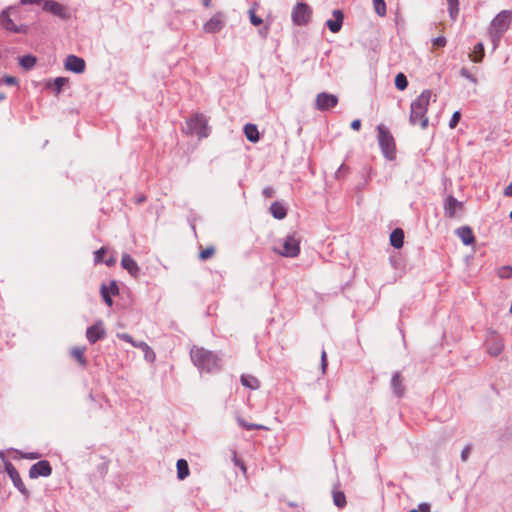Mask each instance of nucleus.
<instances>
[{"mask_svg":"<svg viewBox=\"0 0 512 512\" xmlns=\"http://www.w3.org/2000/svg\"><path fill=\"white\" fill-rule=\"evenodd\" d=\"M5 462H8L5 458V454L2 450H0V466L3 464L5 466Z\"/></svg>","mask_w":512,"mask_h":512,"instance_id":"bf43d9fd","label":"nucleus"},{"mask_svg":"<svg viewBox=\"0 0 512 512\" xmlns=\"http://www.w3.org/2000/svg\"><path fill=\"white\" fill-rule=\"evenodd\" d=\"M469 454H470V450H462L461 452V460L462 461H467L468 457H469Z\"/></svg>","mask_w":512,"mask_h":512,"instance_id":"13d9d810","label":"nucleus"},{"mask_svg":"<svg viewBox=\"0 0 512 512\" xmlns=\"http://www.w3.org/2000/svg\"><path fill=\"white\" fill-rule=\"evenodd\" d=\"M446 38L443 37V36H438L436 38H434L433 40V44L434 46H437V47H444L446 45Z\"/></svg>","mask_w":512,"mask_h":512,"instance_id":"a18cd8bd","label":"nucleus"},{"mask_svg":"<svg viewBox=\"0 0 512 512\" xmlns=\"http://www.w3.org/2000/svg\"><path fill=\"white\" fill-rule=\"evenodd\" d=\"M243 131H244V134H245L246 138L250 142L256 143V142L259 141L260 135H259V131H258L257 125L251 124V123H247V124L244 125Z\"/></svg>","mask_w":512,"mask_h":512,"instance_id":"b1692460","label":"nucleus"},{"mask_svg":"<svg viewBox=\"0 0 512 512\" xmlns=\"http://www.w3.org/2000/svg\"><path fill=\"white\" fill-rule=\"evenodd\" d=\"M85 347H74L71 350V355L79 362V364L85 368L87 365V360L84 357Z\"/></svg>","mask_w":512,"mask_h":512,"instance_id":"c85d7f7f","label":"nucleus"},{"mask_svg":"<svg viewBox=\"0 0 512 512\" xmlns=\"http://www.w3.org/2000/svg\"><path fill=\"white\" fill-rule=\"evenodd\" d=\"M10 8L3 10L0 14V23L8 31L13 33H25L27 27L24 25H16L10 17Z\"/></svg>","mask_w":512,"mask_h":512,"instance_id":"2eb2a0df","label":"nucleus"},{"mask_svg":"<svg viewBox=\"0 0 512 512\" xmlns=\"http://www.w3.org/2000/svg\"><path fill=\"white\" fill-rule=\"evenodd\" d=\"M270 212L272 214V216L275 218V219H278V220H282L286 217L287 215V210L286 208L284 207L283 204H281L280 202L276 201V202H273L270 206Z\"/></svg>","mask_w":512,"mask_h":512,"instance_id":"a878e982","label":"nucleus"},{"mask_svg":"<svg viewBox=\"0 0 512 512\" xmlns=\"http://www.w3.org/2000/svg\"><path fill=\"white\" fill-rule=\"evenodd\" d=\"M273 193H274V191H273V189L271 187H266V188L263 189V195L265 197H272Z\"/></svg>","mask_w":512,"mask_h":512,"instance_id":"5fc2aeb1","label":"nucleus"},{"mask_svg":"<svg viewBox=\"0 0 512 512\" xmlns=\"http://www.w3.org/2000/svg\"><path fill=\"white\" fill-rule=\"evenodd\" d=\"M267 33H268V27H264L262 29L259 30V34L262 36V37H266L267 36Z\"/></svg>","mask_w":512,"mask_h":512,"instance_id":"052dcab7","label":"nucleus"},{"mask_svg":"<svg viewBox=\"0 0 512 512\" xmlns=\"http://www.w3.org/2000/svg\"><path fill=\"white\" fill-rule=\"evenodd\" d=\"M373 5L377 15L381 17L386 15V3L384 0H373Z\"/></svg>","mask_w":512,"mask_h":512,"instance_id":"72a5a7b5","label":"nucleus"},{"mask_svg":"<svg viewBox=\"0 0 512 512\" xmlns=\"http://www.w3.org/2000/svg\"><path fill=\"white\" fill-rule=\"evenodd\" d=\"M504 195L507 197H512V182L505 188Z\"/></svg>","mask_w":512,"mask_h":512,"instance_id":"6e6d98bb","label":"nucleus"},{"mask_svg":"<svg viewBox=\"0 0 512 512\" xmlns=\"http://www.w3.org/2000/svg\"><path fill=\"white\" fill-rule=\"evenodd\" d=\"M44 0H20L21 5H39Z\"/></svg>","mask_w":512,"mask_h":512,"instance_id":"8fccbe9b","label":"nucleus"},{"mask_svg":"<svg viewBox=\"0 0 512 512\" xmlns=\"http://www.w3.org/2000/svg\"><path fill=\"white\" fill-rule=\"evenodd\" d=\"M121 266L133 277H138L140 274V267L129 254L122 255Z\"/></svg>","mask_w":512,"mask_h":512,"instance_id":"6ab92c4d","label":"nucleus"},{"mask_svg":"<svg viewBox=\"0 0 512 512\" xmlns=\"http://www.w3.org/2000/svg\"><path fill=\"white\" fill-rule=\"evenodd\" d=\"M5 470L11 479L13 485L15 488L26 498L29 497L30 493L26 486L24 485L20 474L18 473L17 469L12 465L11 462H5Z\"/></svg>","mask_w":512,"mask_h":512,"instance_id":"9b49d317","label":"nucleus"},{"mask_svg":"<svg viewBox=\"0 0 512 512\" xmlns=\"http://www.w3.org/2000/svg\"><path fill=\"white\" fill-rule=\"evenodd\" d=\"M104 263L108 266H114L116 263V258L114 256L109 257L108 259L104 260Z\"/></svg>","mask_w":512,"mask_h":512,"instance_id":"864d4df0","label":"nucleus"},{"mask_svg":"<svg viewBox=\"0 0 512 512\" xmlns=\"http://www.w3.org/2000/svg\"><path fill=\"white\" fill-rule=\"evenodd\" d=\"M444 215L446 218H456L463 211L464 204L453 195H448L444 200Z\"/></svg>","mask_w":512,"mask_h":512,"instance_id":"6e6552de","label":"nucleus"},{"mask_svg":"<svg viewBox=\"0 0 512 512\" xmlns=\"http://www.w3.org/2000/svg\"><path fill=\"white\" fill-rule=\"evenodd\" d=\"M471 59L475 63H479L482 61L484 57V45L482 42L477 43L474 46L473 52L470 55Z\"/></svg>","mask_w":512,"mask_h":512,"instance_id":"c756f323","label":"nucleus"},{"mask_svg":"<svg viewBox=\"0 0 512 512\" xmlns=\"http://www.w3.org/2000/svg\"><path fill=\"white\" fill-rule=\"evenodd\" d=\"M460 118H461L460 111H455L452 114V117L449 121V128L454 129L458 125Z\"/></svg>","mask_w":512,"mask_h":512,"instance_id":"58836bf2","label":"nucleus"},{"mask_svg":"<svg viewBox=\"0 0 512 512\" xmlns=\"http://www.w3.org/2000/svg\"><path fill=\"white\" fill-rule=\"evenodd\" d=\"M19 452L20 458L25 459H38L42 457V454L38 452H25L23 450H17Z\"/></svg>","mask_w":512,"mask_h":512,"instance_id":"c9c22d12","label":"nucleus"},{"mask_svg":"<svg viewBox=\"0 0 512 512\" xmlns=\"http://www.w3.org/2000/svg\"><path fill=\"white\" fill-rule=\"evenodd\" d=\"M68 82V79L65 77H56L53 80H49L46 83V87L52 89V91L58 95L62 91L65 84Z\"/></svg>","mask_w":512,"mask_h":512,"instance_id":"393cba45","label":"nucleus"},{"mask_svg":"<svg viewBox=\"0 0 512 512\" xmlns=\"http://www.w3.org/2000/svg\"><path fill=\"white\" fill-rule=\"evenodd\" d=\"M378 143L383 156L387 160H394L396 157L395 141L390 131L382 124L377 126Z\"/></svg>","mask_w":512,"mask_h":512,"instance_id":"20e7f679","label":"nucleus"},{"mask_svg":"<svg viewBox=\"0 0 512 512\" xmlns=\"http://www.w3.org/2000/svg\"><path fill=\"white\" fill-rule=\"evenodd\" d=\"M333 17L334 19H328L325 25L332 33H338L343 26L344 13L340 9H335L333 11Z\"/></svg>","mask_w":512,"mask_h":512,"instance_id":"a211bd4d","label":"nucleus"},{"mask_svg":"<svg viewBox=\"0 0 512 512\" xmlns=\"http://www.w3.org/2000/svg\"><path fill=\"white\" fill-rule=\"evenodd\" d=\"M448 5L459 4V0H447Z\"/></svg>","mask_w":512,"mask_h":512,"instance_id":"0e129e2a","label":"nucleus"},{"mask_svg":"<svg viewBox=\"0 0 512 512\" xmlns=\"http://www.w3.org/2000/svg\"><path fill=\"white\" fill-rule=\"evenodd\" d=\"M19 65L26 71L31 70L37 63L36 56L32 54H27L19 57Z\"/></svg>","mask_w":512,"mask_h":512,"instance_id":"bb28decb","label":"nucleus"},{"mask_svg":"<svg viewBox=\"0 0 512 512\" xmlns=\"http://www.w3.org/2000/svg\"><path fill=\"white\" fill-rule=\"evenodd\" d=\"M391 388L396 397L401 398L404 396L405 386L403 385V379L400 372H395L393 374L391 378Z\"/></svg>","mask_w":512,"mask_h":512,"instance_id":"412c9836","label":"nucleus"},{"mask_svg":"<svg viewBox=\"0 0 512 512\" xmlns=\"http://www.w3.org/2000/svg\"><path fill=\"white\" fill-rule=\"evenodd\" d=\"M42 8L44 11L49 12L62 20H68L71 17L68 8L55 0L44 1Z\"/></svg>","mask_w":512,"mask_h":512,"instance_id":"1a4fd4ad","label":"nucleus"},{"mask_svg":"<svg viewBox=\"0 0 512 512\" xmlns=\"http://www.w3.org/2000/svg\"><path fill=\"white\" fill-rule=\"evenodd\" d=\"M312 15L311 7L305 2H297L292 9L291 18L294 25L305 26Z\"/></svg>","mask_w":512,"mask_h":512,"instance_id":"0eeeda50","label":"nucleus"},{"mask_svg":"<svg viewBox=\"0 0 512 512\" xmlns=\"http://www.w3.org/2000/svg\"><path fill=\"white\" fill-rule=\"evenodd\" d=\"M346 170H347V167H346L344 164H342V165L339 167V169L336 171V173H335L336 177H337V178H339V177L342 175V173H343L344 171H346Z\"/></svg>","mask_w":512,"mask_h":512,"instance_id":"4d7b16f0","label":"nucleus"},{"mask_svg":"<svg viewBox=\"0 0 512 512\" xmlns=\"http://www.w3.org/2000/svg\"><path fill=\"white\" fill-rule=\"evenodd\" d=\"M430 504L428 503H420L419 506H418V509L420 512H430Z\"/></svg>","mask_w":512,"mask_h":512,"instance_id":"3c124183","label":"nucleus"},{"mask_svg":"<svg viewBox=\"0 0 512 512\" xmlns=\"http://www.w3.org/2000/svg\"><path fill=\"white\" fill-rule=\"evenodd\" d=\"M223 26H224V22L221 19V15L217 14V15L213 16L212 18H210V20H208L204 24L203 28H204L205 32L214 34V33H218L223 28Z\"/></svg>","mask_w":512,"mask_h":512,"instance_id":"aec40b11","label":"nucleus"},{"mask_svg":"<svg viewBox=\"0 0 512 512\" xmlns=\"http://www.w3.org/2000/svg\"><path fill=\"white\" fill-rule=\"evenodd\" d=\"M332 496L334 505L337 506L338 508H343L346 505L345 494L342 491L337 490L336 487H334L332 491Z\"/></svg>","mask_w":512,"mask_h":512,"instance_id":"7c9ffc66","label":"nucleus"},{"mask_svg":"<svg viewBox=\"0 0 512 512\" xmlns=\"http://www.w3.org/2000/svg\"><path fill=\"white\" fill-rule=\"evenodd\" d=\"M238 423L240 426L246 428L247 430H251L254 428H264L262 425H254V424H247L243 419L239 418Z\"/></svg>","mask_w":512,"mask_h":512,"instance_id":"c03bdc74","label":"nucleus"},{"mask_svg":"<svg viewBox=\"0 0 512 512\" xmlns=\"http://www.w3.org/2000/svg\"><path fill=\"white\" fill-rule=\"evenodd\" d=\"M107 253V249L105 247H101L97 251L94 252V262L96 264L104 262V256Z\"/></svg>","mask_w":512,"mask_h":512,"instance_id":"f704fd0d","label":"nucleus"},{"mask_svg":"<svg viewBox=\"0 0 512 512\" xmlns=\"http://www.w3.org/2000/svg\"><path fill=\"white\" fill-rule=\"evenodd\" d=\"M432 91L425 89L422 93L412 101L410 105L409 122L411 125L420 124L422 129L428 126V117L426 116Z\"/></svg>","mask_w":512,"mask_h":512,"instance_id":"f03ea898","label":"nucleus"},{"mask_svg":"<svg viewBox=\"0 0 512 512\" xmlns=\"http://www.w3.org/2000/svg\"><path fill=\"white\" fill-rule=\"evenodd\" d=\"M456 234L466 246L473 244L475 241L473 231L469 226L459 227L456 229Z\"/></svg>","mask_w":512,"mask_h":512,"instance_id":"4be33fe9","label":"nucleus"},{"mask_svg":"<svg viewBox=\"0 0 512 512\" xmlns=\"http://www.w3.org/2000/svg\"><path fill=\"white\" fill-rule=\"evenodd\" d=\"M52 473V467L47 460H40L34 463L29 469V477L37 479L39 477H49Z\"/></svg>","mask_w":512,"mask_h":512,"instance_id":"ddd939ff","label":"nucleus"},{"mask_svg":"<svg viewBox=\"0 0 512 512\" xmlns=\"http://www.w3.org/2000/svg\"><path fill=\"white\" fill-rule=\"evenodd\" d=\"M100 293L105 304L111 307L113 305V299L111 298V295H117L119 293L117 282L112 280L108 286L103 283L100 287Z\"/></svg>","mask_w":512,"mask_h":512,"instance_id":"dca6fc26","label":"nucleus"},{"mask_svg":"<svg viewBox=\"0 0 512 512\" xmlns=\"http://www.w3.org/2000/svg\"><path fill=\"white\" fill-rule=\"evenodd\" d=\"M186 134L197 135L199 138L208 136L207 121L203 115L195 114L186 121L185 126L182 128Z\"/></svg>","mask_w":512,"mask_h":512,"instance_id":"39448f33","label":"nucleus"},{"mask_svg":"<svg viewBox=\"0 0 512 512\" xmlns=\"http://www.w3.org/2000/svg\"><path fill=\"white\" fill-rule=\"evenodd\" d=\"M146 200V197L144 195H141L137 198V203H142Z\"/></svg>","mask_w":512,"mask_h":512,"instance_id":"680f3d73","label":"nucleus"},{"mask_svg":"<svg viewBox=\"0 0 512 512\" xmlns=\"http://www.w3.org/2000/svg\"><path fill=\"white\" fill-rule=\"evenodd\" d=\"M390 244L396 249H400L404 244V232L401 228L394 229L390 234Z\"/></svg>","mask_w":512,"mask_h":512,"instance_id":"5701e85b","label":"nucleus"},{"mask_svg":"<svg viewBox=\"0 0 512 512\" xmlns=\"http://www.w3.org/2000/svg\"><path fill=\"white\" fill-rule=\"evenodd\" d=\"M351 128L355 131H358L361 128V120L355 119L351 122Z\"/></svg>","mask_w":512,"mask_h":512,"instance_id":"603ef678","label":"nucleus"},{"mask_svg":"<svg viewBox=\"0 0 512 512\" xmlns=\"http://www.w3.org/2000/svg\"><path fill=\"white\" fill-rule=\"evenodd\" d=\"M511 19L512 12L510 10H502L491 21L489 33L494 47L498 45L503 34L509 29Z\"/></svg>","mask_w":512,"mask_h":512,"instance_id":"7ed1b4c3","label":"nucleus"},{"mask_svg":"<svg viewBox=\"0 0 512 512\" xmlns=\"http://www.w3.org/2000/svg\"><path fill=\"white\" fill-rule=\"evenodd\" d=\"M190 357L200 372L213 373L221 369V359L210 350L193 347L190 351Z\"/></svg>","mask_w":512,"mask_h":512,"instance_id":"f257e3e1","label":"nucleus"},{"mask_svg":"<svg viewBox=\"0 0 512 512\" xmlns=\"http://www.w3.org/2000/svg\"><path fill=\"white\" fill-rule=\"evenodd\" d=\"M215 250L213 247H207L206 249L202 250L199 254V258L202 260V261H206L207 259H209L213 254H214Z\"/></svg>","mask_w":512,"mask_h":512,"instance_id":"4c0bfd02","label":"nucleus"},{"mask_svg":"<svg viewBox=\"0 0 512 512\" xmlns=\"http://www.w3.org/2000/svg\"><path fill=\"white\" fill-rule=\"evenodd\" d=\"M177 467V477L179 480H184L186 477H188L190 471L188 463L185 459H179L176 463Z\"/></svg>","mask_w":512,"mask_h":512,"instance_id":"cd10ccee","label":"nucleus"},{"mask_svg":"<svg viewBox=\"0 0 512 512\" xmlns=\"http://www.w3.org/2000/svg\"><path fill=\"white\" fill-rule=\"evenodd\" d=\"M210 4H211V0H203V5H204L205 7H209V6H210Z\"/></svg>","mask_w":512,"mask_h":512,"instance_id":"69168bd1","label":"nucleus"},{"mask_svg":"<svg viewBox=\"0 0 512 512\" xmlns=\"http://www.w3.org/2000/svg\"><path fill=\"white\" fill-rule=\"evenodd\" d=\"M117 337L125 342L132 344L134 347H137V343L133 340L132 336L128 333H118Z\"/></svg>","mask_w":512,"mask_h":512,"instance_id":"a19ab883","label":"nucleus"},{"mask_svg":"<svg viewBox=\"0 0 512 512\" xmlns=\"http://www.w3.org/2000/svg\"><path fill=\"white\" fill-rule=\"evenodd\" d=\"M485 346L491 356H498L504 348L503 339L494 331L488 333Z\"/></svg>","mask_w":512,"mask_h":512,"instance_id":"9d476101","label":"nucleus"},{"mask_svg":"<svg viewBox=\"0 0 512 512\" xmlns=\"http://www.w3.org/2000/svg\"><path fill=\"white\" fill-rule=\"evenodd\" d=\"M449 15L452 19H456L459 14V4L448 5Z\"/></svg>","mask_w":512,"mask_h":512,"instance_id":"37998d69","label":"nucleus"},{"mask_svg":"<svg viewBox=\"0 0 512 512\" xmlns=\"http://www.w3.org/2000/svg\"><path fill=\"white\" fill-rule=\"evenodd\" d=\"M338 103V98L334 94L322 92L316 97L315 106L320 111H327L335 107Z\"/></svg>","mask_w":512,"mask_h":512,"instance_id":"4468645a","label":"nucleus"},{"mask_svg":"<svg viewBox=\"0 0 512 512\" xmlns=\"http://www.w3.org/2000/svg\"><path fill=\"white\" fill-rule=\"evenodd\" d=\"M137 345H138L137 347H144V348L149 349L148 345L143 341H141L140 343H137Z\"/></svg>","mask_w":512,"mask_h":512,"instance_id":"e2e57ef3","label":"nucleus"},{"mask_svg":"<svg viewBox=\"0 0 512 512\" xmlns=\"http://www.w3.org/2000/svg\"><path fill=\"white\" fill-rule=\"evenodd\" d=\"M106 337V330L102 320L96 321L93 325L86 329V338L90 344H95L97 341Z\"/></svg>","mask_w":512,"mask_h":512,"instance_id":"f8f14e48","label":"nucleus"},{"mask_svg":"<svg viewBox=\"0 0 512 512\" xmlns=\"http://www.w3.org/2000/svg\"><path fill=\"white\" fill-rule=\"evenodd\" d=\"M327 367V354L325 350H322L321 353V369L322 372L325 373Z\"/></svg>","mask_w":512,"mask_h":512,"instance_id":"de8ad7c7","label":"nucleus"},{"mask_svg":"<svg viewBox=\"0 0 512 512\" xmlns=\"http://www.w3.org/2000/svg\"><path fill=\"white\" fill-rule=\"evenodd\" d=\"M512 276V267L510 266H503L499 270V277L507 279Z\"/></svg>","mask_w":512,"mask_h":512,"instance_id":"ea45409f","label":"nucleus"},{"mask_svg":"<svg viewBox=\"0 0 512 512\" xmlns=\"http://www.w3.org/2000/svg\"><path fill=\"white\" fill-rule=\"evenodd\" d=\"M460 75H461L462 77L466 78L467 80H469V81H470V82H472V83H476V82H477L476 77H475L474 75H472V74L468 71V69H466V68H462V69L460 70Z\"/></svg>","mask_w":512,"mask_h":512,"instance_id":"79ce46f5","label":"nucleus"},{"mask_svg":"<svg viewBox=\"0 0 512 512\" xmlns=\"http://www.w3.org/2000/svg\"><path fill=\"white\" fill-rule=\"evenodd\" d=\"M85 61L76 55H68L65 60V68L73 73L80 74L85 70Z\"/></svg>","mask_w":512,"mask_h":512,"instance_id":"f3484780","label":"nucleus"},{"mask_svg":"<svg viewBox=\"0 0 512 512\" xmlns=\"http://www.w3.org/2000/svg\"><path fill=\"white\" fill-rule=\"evenodd\" d=\"M6 98L4 93H0V102L3 101Z\"/></svg>","mask_w":512,"mask_h":512,"instance_id":"338daca9","label":"nucleus"},{"mask_svg":"<svg viewBox=\"0 0 512 512\" xmlns=\"http://www.w3.org/2000/svg\"><path fill=\"white\" fill-rule=\"evenodd\" d=\"M273 251L283 257L294 258L300 253V243L293 235H287L282 241V248L274 247Z\"/></svg>","mask_w":512,"mask_h":512,"instance_id":"423d86ee","label":"nucleus"},{"mask_svg":"<svg viewBox=\"0 0 512 512\" xmlns=\"http://www.w3.org/2000/svg\"><path fill=\"white\" fill-rule=\"evenodd\" d=\"M233 461L236 466H239L243 473H246V467L244 463L237 457L236 453H233Z\"/></svg>","mask_w":512,"mask_h":512,"instance_id":"49530a36","label":"nucleus"},{"mask_svg":"<svg viewBox=\"0 0 512 512\" xmlns=\"http://www.w3.org/2000/svg\"><path fill=\"white\" fill-rule=\"evenodd\" d=\"M241 383L243 386L251 388V389H257L259 387V382H258L257 378L250 376V375H242Z\"/></svg>","mask_w":512,"mask_h":512,"instance_id":"2f4dec72","label":"nucleus"},{"mask_svg":"<svg viewBox=\"0 0 512 512\" xmlns=\"http://www.w3.org/2000/svg\"><path fill=\"white\" fill-rule=\"evenodd\" d=\"M409 512H420V511H419V510H417V509H412V510H410Z\"/></svg>","mask_w":512,"mask_h":512,"instance_id":"774afa93","label":"nucleus"},{"mask_svg":"<svg viewBox=\"0 0 512 512\" xmlns=\"http://www.w3.org/2000/svg\"><path fill=\"white\" fill-rule=\"evenodd\" d=\"M2 82L7 85H15V84H17V79L13 76H5L2 80Z\"/></svg>","mask_w":512,"mask_h":512,"instance_id":"09e8293b","label":"nucleus"},{"mask_svg":"<svg viewBox=\"0 0 512 512\" xmlns=\"http://www.w3.org/2000/svg\"><path fill=\"white\" fill-rule=\"evenodd\" d=\"M395 87L400 90V91H403L407 88L408 86V80H407V77L404 73L402 72H399L396 76H395Z\"/></svg>","mask_w":512,"mask_h":512,"instance_id":"473e14b6","label":"nucleus"},{"mask_svg":"<svg viewBox=\"0 0 512 512\" xmlns=\"http://www.w3.org/2000/svg\"><path fill=\"white\" fill-rule=\"evenodd\" d=\"M249 17H250V22L253 26H259L263 23L262 18L256 15L254 9L249 10Z\"/></svg>","mask_w":512,"mask_h":512,"instance_id":"e433bc0d","label":"nucleus"}]
</instances>
